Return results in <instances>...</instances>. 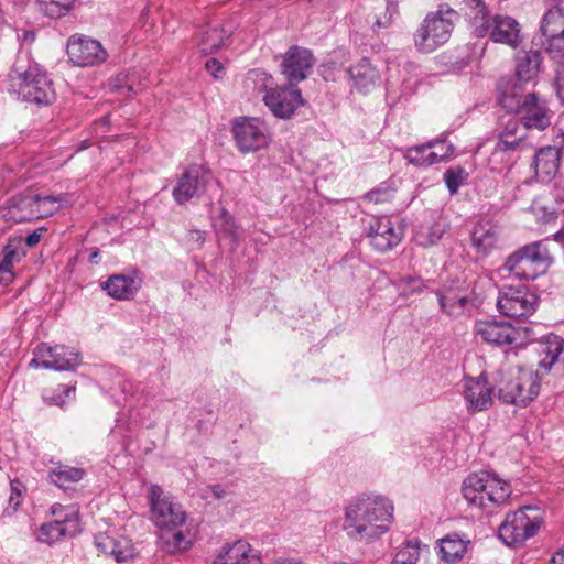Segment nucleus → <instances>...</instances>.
I'll return each mask as SVG.
<instances>
[{
	"mask_svg": "<svg viewBox=\"0 0 564 564\" xmlns=\"http://www.w3.org/2000/svg\"><path fill=\"white\" fill-rule=\"evenodd\" d=\"M393 519L391 500L381 495L364 494L345 509V530L350 538L369 541L389 530Z\"/></svg>",
	"mask_w": 564,
	"mask_h": 564,
	"instance_id": "f257e3e1",
	"label": "nucleus"
},
{
	"mask_svg": "<svg viewBox=\"0 0 564 564\" xmlns=\"http://www.w3.org/2000/svg\"><path fill=\"white\" fill-rule=\"evenodd\" d=\"M8 93L17 100L37 107L52 105L56 99L54 83L37 64L18 61L8 74Z\"/></svg>",
	"mask_w": 564,
	"mask_h": 564,
	"instance_id": "f03ea898",
	"label": "nucleus"
},
{
	"mask_svg": "<svg viewBox=\"0 0 564 564\" xmlns=\"http://www.w3.org/2000/svg\"><path fill=\"white\" fill-rule=\"evenodd\" d=\"M529 82V51H521L517 54V66L513 75L502 76L497 83L499 105L508 112H518L523 109L521 124L529 130V94L527 84Z\"/></svg>",
	"mask_w": 564,
	"mask_h": 564,
	"instance_id": "7ed1b4c3",
	"label": "nucleus"
},
{
	"mask_svg": "<svg viewBox=\"0 0 564 564\" xmlns=\"http://www.w3.org/2000/svg\"><path fill=\"white\" fill-rule=\"evenodd\" d=\"M459 14L447 3H441L436 11L429 12L413 33L414 47L420 53H432L447 43Z\"/></svg>",
	"mask_w": 564,
	"mask_h": 564,
	"instance_id": "20e7f679",
	"label": "nucleus"
},
{
	"mask_svg": "<svg viewBox=\"0 0 564 564\" xmlns=\"http://www.w3.org/2000/svg\"><path fill=\"white\" fill-rule=\"evenodd\" d=\"M440 310L452 318H458L478 310L484 296L478 290L477 280L453 279L435 291Z\"/></svg>",
	"mask_w": 564,
	"mask_h": 564,
	"instance_id": "39448f33",
	"label": "nucleus"
},
{
	"mask_svg": "<svg viewBox=\"0 0 564 564\" xmlns=\"http://www.w3.org/2000/svg\"><path fill=\"white\" fill-rule=\"evenodd\" d=\"M248 78L257 83L261 82L259 89L265 90L263 101L278 118L290 119L295 110L305 104L297 86H291L288 83L282 87L269 88V83H271L273 78L263 69H251L248 73Z\"/></svg>",
	"mask_w": 564,
	"mask_h": 564,
	"instance_id": "423d86ee",
	"label": "nucleus"
},
{
	"mask_svg": "<svg viewBox=\"0 0 564 564\" xmlns=\"http://www.w3.org/2000/svg\"><path fill=\"white\" fill-rule=\"evenodd\" d=\"M61 198L53 195L23 193L8 199L3 217L14 223H26L52 216Z\"/></svg>",
	"mask_w": 564,
	"mask_h": 564,
	"instance_id": "0eeeda50",
	"label": "nucleus"
},
{
	"mask_svg": "<svg viewBox=\"0 0 564 564\" xmlns=\"http://www.w3.org/2000/svg\"><path fill=\"white\" fill-rule=\"evenodd\" d=\"M474 333L485 343L516 348H525L529 343V326L497 319H479L475 322Z\"/></svg>",
	"mask_w": 564,
	"mask_h": 564,
	"instance_id": "6e6552de",
	"label": "nucleus"
},
{
	"mask_svg": "<svg viewBox=\"0 0 564 564\" xmlns=\"http://www.w3.org/2000/svg\"><path fill=\"white\" fill-rule=\"evenodd\" d=\"M231 132L240 152H256L270 143L265 123L257 117H237L231 121Z\"/></svg>",
	"mask_w": 564,
	"mask_h": 564,
	"instance_id": "1a4fd4ad",
	"label": "nucleus"
},
{
	"mask_svg": "<svg viewBox=\"0 0 564 564\" xmlns=\"http://www.w3.org/2000/svg\"><path fill=\"white\" fill-rule=\"evenodd\" d=\"M315 58L313 52L306 47L292 45L282 56L281 74L291 86H297L312 74Z\"/></svg>",
	"mask_w": 564,
	"mask_h": 564,
	"instance_id": "9d476101",
	"label": "nucleus"
},
{
	"mask_svg": "<svg viewBox=\"0 0 564 564\" xmlns=\"http://www.w3.org/2000/svg\"><path fill=\"white\" fill-rule=\"evenodd\" d=\"M162 490L153 485L150 489V506L153 521L160 530L170 527H181L185 523L186 514L180 506L167 498H161Z\"/></svg>",
	"mask_w": 564,
	"mask_h": 564,
	"instance_id": "9b49d317",
	"label": "nucleus"
},
{
	"mask_svg": "<svg viewBox=\"0 0 564 564\" xmlns=\"http://www.w3.org/2000/svg\"><path fill=\"white\" fill-rule=\"evenodd\" d=\"M367 237L370 239L372 248L383 253L392 250L401 242L403 230L402 228L397 229L389 217L381 216L370 223Z\"/></svg>",
	"mask_w": 564,
	"mask_h": 564,
	"instance_id": "f8f14e48",
	"label": "nucleus"
},
{
	"mask_svg": "<svg viewBox=\"0 0 564 564\" xmlns=\"http://www.w3.org/2000/svg\"><path fill=\"white\" fill-rule=\"evenodd\" d=\"M529 505H523L517 511L507 514L499 527L498 535L508 546L522 545L529 539Z\"/></svg>",
	"mask_w": 564,
	"mask_h": 564,
	"instance_id": "ddd939ff",
	"label": "nucleus"
},
{
	"mask_svg": "<svg viewBox=\"0 0 564 564\" xmlns=\"http://www.w3.org/2000/svg\"><path fill=\"white\" fill-rule=\"evenodd\" d=\"M442 142L441 138H434L422 144L410 147L404 153V159L409 164L416 167H429L440 162H445L454 156V144L447 145L443 152H435L433 149Z\"/></svg>",
	"mask_w": 564,
	"mask_h": 564,
	"instance_id": "4468645a",
	"label": "nucleus"
},
{
	"mask_svg": "<svg viewBox=\"0 0 564 564\" xmlns=\"http://www.w3.org/2000/svg\"><path fill=\"white\" fill-rule=\"evenodd\" d=\"M67 54L75 65L82 67L99 64L107 58V52L100 42L87 37L69 39Z\"/></svg>",
	"mask_w": 564,
	"mask_h": 564,
	"instance_id": "2eb2a0df",
	"label": "nucleus"
},
{
	"mask_svg": "<svg viewBox=\"0 0 564 564\" xmlns=\"http://www.w3.org/2000/svg\"><path fill=\"white\" fill-rule=\"evenodd\" d=\"M80 364V355L64 346L47 347L46 355L33 358L29 366L56 371H75Z\"/></svg>",
	"mask_w": 564,
	"mask_h": 564,
	"instance_id": "dca6fc26",
	"label": "nucleus"
},
{
	"mask_svg": "<svg viewBox=\"0 0 564 564\" xmlns=\"http://www.w3.org/2000/svg\"><path fill=\"white\" fill-rule=\"evenodd\" d=\"M464 398L469 412L475 413L488 409L492 403V388L488 383L487 375L464 378Z\"/></svg>",
	"mask_w": 564,
	"mask_h": 564,
	"instance_id": "f3484780",
	"label": "nucleus"
},
{
	"mask_svg": "<svg viewBox=\"0 0 564 564\" xmlns=\"http://www.w3.org/2000/svg\"><path fill=\"white\" fill-rule=\"evenodd\" d=\"M533 335L531 330V336ZM531 345H534V351L542 357L539 360V367L543 369L544 372L550 371L564 349V340L553 333L543 335L539 339L531 337Z\"/></svg>",
	"mask_w": 564,
	"mask_h": 564,
	"instance_id": "a211bd4d",
	"label": "nucleus"
},
{
	"mask_svg": "<svg viewBox=\"0 0 564 564\" xmlns=\"http://www.w3.org/2000/svg\"><path fill=\"white\" fill-rule=\"evenodd\" d=\"M214 564H262L257 550L242 540L226 545L217 555Z\"/></svg>",
	"mask_w": 564,
	"mask_h": 564,
	"instance_id": "6ab92c4d",
	"label": "nucleus"
},
{
	"mask_svg": "<svg viewBox=\"0 0 564 564\" xmlns=\"http://www.w3.org/2000/svg\"><path fill=\"white\" fill-rule=\"evenodd\" d=\"M490 40L516 48L521 43L520 24L509 15L496 14L492 18Z\"/></svg>",
	"mask_w": 564,
	"mask_h": 564,
	"instance_id": "aec40b11",
	"label": "nucleus"
},
{
	"mask_svg": "<svg viewBox=\"0 0 564 564\" xmlns=\"http://www.w3.org/2000/svg\"><path fill=\"white\" fill-rule=\"evenodd\" d=\"M488 482V470H480L468 475L462 484V494L469 506L486 509L487 502L486 484Z\"/></svg>",
	"mask_w": 564,
	"mask_h": 564,
	"instance_id": "412c9836",
	"label": "nucleus"
},
{
	"mask_svg": "<svg viewBox=\"0 0 564 564\" xmlns=\"http://www.w3.org/2000/svg\"><path fill=\"white\" fill-rule=\"evenodd\" d=\"M141 286V281H137L131 275L113 274L107 281L101 283V289L107 294L118 301L132 299Z\"/></svg>",
	"mask_w": 564,
	"mask_h": 564,
	"instance_id": "4be33fe9",
	"label": "nucleus"
},
{
	"mask_svg": "<svg viewBox=\"0 0 564 564\" xmlns=\"http://www.w3.org/2000/svg\"><path fill=\"white\" fill-rule=\"evenodd\" d=\"M78 520L70 519L66 516L63 520H55L48 523H43L39 530L37 540L41 543L52 545L61 541L67 534L74 535L78 532Z\"/></svg>",
	"mask_w": 564,
	"mask_h": 564,
	"instance_id": "5701e85b",
	"label": "nucleus"
},
{
	"mask_svg": "<svg viewBox=\"0 0 564 564\" xmlns=\"http://www.w3.org/2000/svg\"><path fill=\"white\" fill-rule=\"evenodd\" d=\"M232 35L224 26H213L199 33L197 46L203 55L217 53Z\"/></svg>",
	"mask_w": 564,
	"mask_h": 564,
	"instance_id": "b1692460",
	"label": "nucleus"
},
{
	"mask_svg": "<svg viewBox=\"0 0 564 564\" xmlns=\"http://www.w3.org/2000/svg\"><path fill=\"white\" fill-rule=\"evenodd\" d=\"M348 74L350 79L354 82V86L360 91H367L380 77L379 72L371 65L367 57H364L357 64L351 65L348 68Z\"/></svg>",
	"mask_w": 564,
	"mask_h": 564,
	"instance_id": "393cba45",
	"label": "nucleus"
},
{
	"mask_svg": "<svg viewBox=\"0 0 564 564\" xmlns=\"http://www.w3.org/2000/svg\"><path fill=\"white\" fill-rule=\"evenodd\" d=\"M498 232L489 223L478 221L470 232L473 248L484 256L488 254L496 246Z\"/></svg>",
	"mask_w": 564,
	"mask_h": 564,
	"instance_id": "a878e982",
	"label": "nucleus"
},
{
	"mask_svg": "<svg viewBox=\"0 0 564 564\" xmlns=\"http://www.w3.org/2000/svg\"><path fill=\"white\" fill-rule=\"evenodd\" d=\"M540 30L547 41L564 39V8L553 4L543 15Z\"/></svg>",
	"mask_w": 564,
	"mask_h": 564,
	"instance_id": "bb28decb",
	"label": "nucleus"
},
{
	"mask_svg": "<svg viewBox=\"0 0 564 564\" xmlns=\"http://www.w3.org/2000/svg\"><path fill=\"white\" fill-rule=\"evenodd\" d=\"M497 307L502 315L510 317L509 322L517 325H527L529 318L527 297H521V300L512 297L498 299Z\"/></svg>",
	"mask_w": 564,
	"mask_h": 564,
	"instance_id": "cd10ccee",
	"label": "nucleus"
},
{
	"mask_svg": "<svg viewBox=\"0 0 564 564\" xmlns=\"http://www.w3.org/2000/svg\"><path fill=\"white\" fill-rule=\"evenodd\" d=\"M535 176H555L560 166V150L555 147L540 149L534 156Z\"/></svg>",
	"mask_w": 564,
	"mask_h": 564,
	"instance_id": "c85d7f7f",
	"label": "nucleus"
},
{
	"mask_svg": "<svg viewBox=\"0 0 564 564\" xmlns=\"http://www.w3.org/2000/svg\"><path fill=\"white\" fill-rule=\"evenodd\" d=\"M467 543L457 533L446 535L440 540L441 558L446 564L460 561L467 551Z\"/></svg>",
	"mask_w": 564,
	"mask_h": 564,
	"instance_id": "c756f323",
	"label": "nucleus"
},
{
	"mask_svg": "<svg viewBox=\"0 0 564 564\" xmlns=\"http://www.w3.org/2000/svg\"><path fill=\"white\" fill-rule=\"evenodd\" d=\"M511 495V486L502 480L494 471H488V482L486 484L485 501L489 505L499 506L505 503Z\"/></svg>",
	"mask_w": 564,
	"mask_h": 564,
	"instance_id": "7c9ffc66",
	"label": "nucleus"
},
{
	"mask_svg": "<svg viewBox=\"0 0 564 564\" xmlns=\"http://www.w3.org/2000/svg\"><path fill=\"white\" fill-rule=\"evenodd\" d=\"M549 240L547 238L544 241L531 245V280L544 274L553 262V258L545 246Z\"/></svg>",
	"mask_w": 564,
	"mask_h": 564,
	"instance_id": "2f4dec72",
	"label": "nucleus"
},
{
	"mask_svg": "<svg viewBox=\"0 0 564 564\" xmlns=\"http://www.w3.org/2000/svg\"><path fill=\"white\" fill-rule=\"evenodd\" d=\"M205 178H180L173 188V197L180 205H184L193 197L199 196L205 187Z\"/></svg>",
	"mask_w": 564,
	"mask_h": 564,
	"instance_id": "473e14b6",
	"label": "nucleus"
},
{
	"mask_svg": "<svg viewBox=\"0 0 564 564\" xmlns=\"http://www.w3.org/2000/svg\"><path fill=\"white\" fill-rule=\"evenodd\" d=\"M163 549L169 553L176 551H186L191 546V541L185 539V535L178 527H170L161 530L159 535Z\"/></svg>",
	"mask_w": 564,
	"mask_h": 564,
	"instance_id": "72a5a7b5",
	"label": "nucleus"
},
{
	"mask_svg": "<svg viewBox=\"0 0 564 564\" xmlns=\"http://www.w3.org/2000/svg\"><path fill=\"white\" fill-rule=\"evenodd\" d=\"M498 397L505 403L514 404L518 408H527L529 397L524 395L523 386L518 380H509L498 390Z\"/></svg>",
	"mask_w": 564,
	"mask_h": 564,
	"instance_id": "f704fd0d",
	"label": "nucleus"
},
{
	"mask_svg": "<svg viewBox=\"0 0 564 564\" xmlns=\"http://www.w3.org/2000/svg\"><path fill=\"white\" fill-rule=\"evenodd\" d=\"M76 0H35L37 10L50 19L66 17L74 8Z\"/></svg>",
	"mask_w": 564,
	"mask_h": 564,
	"instance_id": "c9c22d12",
	"label": "nucleus"
},
{
	"mask_svg": "<svg viewBox=\"0 0 564 564\" xmlns=\"http://www.w3.org/2000/svg\"><path fill=\"white\" fill-rule=\"evenodd\" d=\"M213 226L223 237L231 239L234 243L238 242V225L225 207H220L219 215L213 219Z\"/></svg>",
	"mask_w": 564,
	"mask_h": 564,
	"instance_id": "e433bc0d",
	"label": "nucleus"
},
{
	"mask_svg": "<svg viewBox=\"0 0 564 564\" xmlns=\"http://www.w3.org/2000/svg\"><path fill=\"white\" fill-rule=\"evenodd\" d=\"M85 474L83 468L61 466L50 473V479L57 487L66 488L69 482L80 481Z\"/></svg>",
	"mask_w": 564,
	"mask_h": 564,
	"instance_id": "4c0bfd02",
	"label": "nucleus"
},
{
	"mask_svg": "<svg viewBox=\"0 0 564 564\" xmlns=\"http://www.w3.org/2000/svg\"><path fill=\"white\" fill-rule=\"evenodd\" d=\"M551 124V116L544 101H540L535 93H531V129L543 131Z\"/></svg>",
	"mask_w": 564,
	"mask_h": 564,
	"instance_id": "58836bf2",
	"label": "nucleus"
},
{
	"mask_svg": "<svg viewBox=\"0 0 564 564\" xmlns=\"http://www.w3.org/2000/svg\"><path fill=\"white\" fill-rule=\"evenodd\" d=\"M529 258V245H524L513 253H511L503 265V269L507 270L510 274H513L516 278H524L527 279L525 271L520 268V263Z\"/></svg>",
	"mask_w": 564,
	"mask_h": 564,
	"instance_id": "ea45409f",
	"label": "nucleus"
},
{
	"mask_svg": "<svg viewBox=\"0 0 564 564\" xmlns=\"http://www.w3.org/2000/svg\"><path fill=\"white\" fill-rule=\"evenodd\" d=\"M420 556L419 542L405 541L403 546L395 553L393 564H416Z\"/></svg>",
	"mask_w": 564,
	"mask_h": 564,
	"instance_id": "a19ab883",
	"label": "nucleus"
},
{
	"mask_svg": "<svg viewBox=\"0 0 564 564\" xmlns=\"http://www.w3.org/2000/svg\"><path fill=\"white\" fill-rule=\"evenodd\" d=\"M531 213H533L536 221L543 225L554 223L557 218L554 207L538 205L536 203L531 207Z\"/></svg>",
	"mask_w": 564,
	"mask_h": 564,
	"instance_id": "79ce46f5",
	"label": "nucleus"
},
{
	"mask_svg": "<svg viewBox=\"0 0 564 564\" xmlns=\"http://www.w3.org/2000/svg\"><path fill=\"white\" fill-rule=\"evenodd\" d=\"M18 256L17 249L11 242L2 249V260L0 261V274H12L13 260Z\"/></svg>",
	"mask_w": 564,
	"mask_h": 564,
	"instance_id": "37998d69",
	"label": "nucleus"
},
{
	"mask_svg": "<svg viewBox=\"0 0 564 564\" xmlns=\"http://www.w3.org/2000/svg\"><path fill=\"white\" fill-rule=\"evenodd\" d=\"M399 285L401 288H403V293L405 295L413 294V293H420L426 288L422 278L413 276V275H408V276L401 278L399 281Z\"/></svg>",
	"mask_w": 564,
	"mask_h": 564,
	"instance_id": "c03bdc74",
	"label": "nucleus"
},
{
	"mask_svg": "<svg viewBox=\"0 0 564 564\" xmlns=\"http://www.w3.org/2000/svg\"><path fill=\"white\" fill-rule=\"evenodd\" d=\"M110 85L112 91L122 93L124 96H131L135 94L133 85L129 83L128 74H118L111 79Z\"/></svg>",
	"mask_w": 564,
	"mask_h": 564,
	"instance_id": "a18cd8bd",
	"label": "nucleus"
},
{
	"mask_svg": "<svg viewBox=\"0 0 564 564\" xmlns=\"http://www.w3.org/2000/svg\"><path fill=\"white\" fill-rule=\"evenodd\" d=\"M395 189L392 188L388 182H383L381 184V186L377 187V188H373L371 191H369L367 194H366V197L371 200V202H375V203H383V202H387L389 200L392 195H393V192Z\"/></svg>",
	"mask_w": 564,
	"mask_h": 564,
	"instance_id": "49530a36",
	"label": "nucleus"
},
{
	"mask_svg": "<svg viewBox=\"0 0 564 564\" xmlns=\"http://www.w3.org/2000/svg\"><path fill=\"white\" fill-rule=\"evenodd\" d=\"M398 14V4L388 1L386 6V11L382 15L377 18L376 22L373 23V29H386L389 28L392 24L394 15Z\"/></svg>",
	"mask_w": 564,
	"mask_h": 564,
	"instance_id": "de8ad7c7",
	"label": "nucleus"
},
{
	"mask_svg": "<svg viewBox=\"0 0 564 564\" xmlns=\"http://www.w3.org/2000/svg\"><path fill=\"white\" fill-rule=\"evenodd\" d=\"M463 3L468 8L473 14V19L477 22L478 19L490 17L488 6L485 0H463Z\"/></svg>",
	"mask_w": 564,
	"mask_h": 564,
	"instance_id": "09e8293b",
	"label": "nucleus"
},
{
	"mask_svg": "<svg viewBox=\"0 0 564 564\" xmlns=\"http://www.w3.org/2000/svg\"><path fill=\"white\" fill-rule=\"evenodd\" d=\"M11 494L9 497V506L12 511H17L22 502V494L25 490V486L18 479L11 480L10 482Z\"/></svg>",
	"mask_w": 564,
	"mask_h": 564,
	"instance_id": "8fccbe9b",
	"label": "nucleus"
},
{
	"mask_svg": "<svg viewBox=\"0 0 564 564\" xmlns=\"http://www.w3.org/2000/svg\"><path fill=\"white\" fill-rule=\"evenodd\" d=\"M491 28L492 24L490 23V17L485 19H478L477 22L474 20L473 35L478 39H482L487 35L490 36Z\"/></svg>",
	"mask_w": 564,
	"mask_h": 564,
	"instance_id": "3c124183",
	"label": "nucleus"
},
{
	"mask_svg": "<svg viewBox=\"0 0 564 564\" xmlns=\"http://www.w3.org/2000/svg\"><path fill=\"white\" fill-rule=\"evenodd\" d=\"M525 134L519 137H503L499 135L498 147L502 151L516 150L519 144L524 140Z\"/></svg>",
	"mask_w": 564,
	"mask_h": 564,
	"instance_id": "603ef678",
	"label": "nucleus"
},
{
	"mask_svg": "<svg viewBox=\"0 0 564 564\" xmlns=\"http://www.w3.org/2000/svg\"><path fill=\"white\" fill-rule=\"evenodd\" d=\"M527 288L524 285L521 286H505L503 291L500 293L498 299H517L521 300V297H527Z\"/></svg>",
	"mask_w": 564,
	"mask_h": 564,
	"instance_id": "864d4df0",
	"label": "nucleus"
},
{
	"mask_svg": "<svg viewBox=\"0 0 564 564\" xmlns=\"http://www.w3.org/2000/svg\"><path fill=\"white\" fill-rule=\"evenodd\" d=\"M206 70L216 79L223 78L225 67L221 62L215 57L208 58L205 63Z\"/></svg>",
	"mask_w": 564,
	"mask_h": 564,
	"instance_id": "5fc2aeb1",
	"label": "nucleus"
},
{
	"mask_svg": "<svg viewBox=\"0 0 564 564\" xmlns=\"http://www.w3.org/2000/svg\"><path fill=\"white\" fill-rule=\"evenodd\" d=\"M442 237V232H436L434 229L430 228L426 236H424L423 231L417 232V238L421 239L420 243L423 246L434 245Z\"/></svg>",
	"mask_w": 564,
	"mask_h": 564,
	"instance_id": "6e6d98bb",
	"label": "nucleus"
},
{
	"mask_svg": "<svg viewBox=\"0 0 564 564\" xmlns=\"http://www.w3.org/2000/svg\"><path fill=\"white\" fill-rule=\"evenodd\" d=\"M555 90L560 101L564 105V68L556 73Z\"/></svg>",
	"mask_w": 564,
	"mask_h": 564,
	"instance_id": "4d7b16f0",
	"label": "nucleus"
},
{
	"mask_svg": "<svg viewBox=\"0 0 564 564\" xmlns=\"http://www.w3.org/2000/svg\"><path fill=\"white\" fill-rule=\"evenodd\" d=\"M42 231H46V228L45 227H40L36 230L30 232L25 237V245L29 248H32V247L36 246L40 242V240H41V237H42L41 232Z\"/></svg>",
	"mask_w": 564,
	"mask_h": 564,
	"instance_id": "13d9d810",
	"label": "nucleus"
},
{
	"mask_svg": "<svg viewBox=\"0 0 564 564\" xmlns=\"http://www.w3.org/2000/svg\"><path fill=\"white\" fill-rule=\"evenodd\" d=\"M446 187L451 195H454L457 193L458 188L466 183L464 182L465 178H444Z\"/></svg>",
	"mask_w": 564,
	"mask_h": 564,
	"instance_id": "bf43d9fd",
	"label": "nucleus"
},
{
	"mask_svg": "<svg viewBox=\"0 0 564 564\" xmlns=\"http://www.w3.org/2000/svg\"><path fill=\"white\" fill-rule=\"evenodd\" d=\"M113 544H115V546H117L116 542ZM111 553L113 554L115 560L118 563L126 562V561H128V560L133 557V554H132L131 551L117 550L116 547H113L111 550Z\"/></svg>",
	"mask_w": 564,
	"mask_h": 564,
	"instance_id": "052dcab7",
	"label": "nucleus"
},
{
	"mask_svg": "<svg viewBox=\"0 0 564 564\" xmlns=\"http://www.w3.org/2000/svg\"><path fill=\"white\" fill-rule=\"evenodd\" d=\"M519 123L517 120H510L508 121L505 130L499 134L503 137H514L518 131Z\"/></svg>",
	"mask_w": 564,
	"mask_h": 564,
	"instance_id": "680f3d73",
	"label": "nucleus"
},
{
	"mask_svg": "<svg viewBox=\"0 0 564 564\" xmlns=\"http://www.w3.org/2000/svg\"><path fill=\"white\" fill-rule=\"evenodd\" d=\"M443 176H469V174L463 166L456 165L447 169L443 173Z\"/></svg>",
	"mask_w": 564,
	"mask_h": 564,
	"instance_id": "e2e57ef3",
	"label": "nucleus"
},
{
	"mask_svg": "<svg viewBox=\"0 0 564 564\" xmlns=\"http://www.w3.org/2000/svg\"><path fill=\"white\" fill-rule=\"evenodd\" d=\"M106 540H109L110 542H113L115 543V540L110 539L108 535L106 534H98L95 536V545L98 550H100L101 552H106L107 551V546L105 544L104 541Z\"/></svg>",
	"mask_w": 564,
	"mask_h": 564,
	"instance_id": "0e129e2a",
	"label": "nucleus"
},
{
	"mask_svg": "<svg viewBox=\"0 0 564 564\" xmlns=\"http://www.w3.org/2000/svg\"><path fill=\"white\" fill-rule=\"evenodd\" d=\"M202 166L197 164L191 165L187 170H185L181 176H199Z\"/></svg>",
	"mask_w": 564,
	"mask_h": 564,
	"instance_id": "69168bd1",
	"label": "nucleus"
},
{
	"mask_svg": "<svg viewBox=\"0 0 564 564\" xmlns=\"http://www.w3.org/2000/svg\"><path fill=\"white\" fill-rule=\"evenodd\" d=\"M543 518L542 517H534L531 519V536H533L543 524Z\"/></svg>",
	"mask_w": 564,
	"mask_h": 564,
	"instance_id": "338daca9",
	"label": "nucleus"
},
{
	"mask_svg": "<svg viewBox=\"0 0 564 564\" xmlns=\"http://www.w3.org/2000/svg\"><path fill=\"white\" fill-rule=\"evenodd\" d=\"M550 564H564V553L557 551L550 560Z\"/></svg>",
	"mask_w": 564,
	"mask_h": 564,
	"instance_id": "774afa93",
	"label": "nucleus"
}]
</instances>
